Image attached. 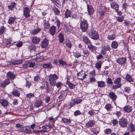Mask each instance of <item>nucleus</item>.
Here are the masks:
<instances>
[{"mask_svg":"<svg viewBox=\"0 0 135 135\" xmlns=\"http://www.w3.org/2000/svg\"><path fill=\"white\" fill-rule=\"evenodd\" d=\"M88 35L91 39L97 40L99 38V35L97 31L94 29L90 30L88 31Z\"/></svg>","mask_w":135,"mask_h":135,"instance_id":"1","label":"nucleus"},{"mask_svg":"<svg viewBox=\"0 0 135 135\" xmlns=\"http://www.w3.org/2000/svg\"><path fill=\"white\" fill-rule=\"evenodd\" d=\"M58 78V76L56 74H51L49 77V80L50 84L55 86L56 83V80Z\"/></svg>","mask_w":135,"mask_h":135,"instance_id":"2","label":"nucleus"},{"mask_svg":"<svg viewBox=\"0 0 135 135\" xmlns=\"http://www.w3.org/2000/svg\"><path fill=\"white\" fill-rule=\"evenodd\" d=\"M80 28L83 32H86L88 28V22L86 20H83L80 23Z\"/></svg>","mask_w":135,"mask_h":135,"instance_id":"3","label":"nucleus"},{"mask_svg":"<svg viewBox=\"0 0 135 135\" xmlns=\"http://www.w3.org/2000/svg\"><path fill=\"white\" fill-rule=\"evenodd\" d=\"M128 123L127 119L124 118H122L120 119L119 121V123L120 126L123 128L126 127Z\"/></svg>","mask_w":135,"mask_h":135,"instance_id":"4","label":"nucleus"},{"mask_svg":"<svg viewBox=\"0 0 135 135\" xmlns=\"http://www.w3.org/2000/svg\"><path fill=\"white\" fill-rule=\"evenodd\" d=\"M20 131L22 132H25L27 134H31L34 133V131L36 132V131L34 130L33 131L31 132V129L29 126L23 127L20 128Z\"/></svg>","mask_w":135,"mask_h":135,"instance_id":"5","label":"nucleus"},{"mask_svg":"<svg viewBox=\"0 0 135 135\" xmlns=\"http://www.w3.org/2000/svg\"><path fill=\"white\" fill-rule=\"evenodd\" d=\"M43 22L44 23V26L45 29H48L50 27V24L49 22V19L46 17H44L43 18Z\"/></svg>","mask_w":135,"mask_h":135,"instance_id":"6","label":"nucleus"},{"mask_svg":"<svg viewBox=\"0 0 135 135\" xmlns=\"http://www.w3.org/2000/svg\"><path fill=\"white\" fill-rule=\"evenodd\" d=\"M127 61V59L125 57H120L117 60V63L120 65H123L125 64Z\"/></svg>","mask_w":135,"mask_h":135,"instance_id":"7","label":"nucleus"},{"mask_svg":"<svg viewBox=\"0 0 135 135\" xmlns=\"http://www.w3.org/2000/svg\"><path fill=\"white\" fill-rule=\"evenodd\" d=\"M30 10L27 7H25L23 9V15L26 18H27L30 16Z\"/></svg>","mask_w":135,"mask_h":135,"instance_id":"8","label":"nucleus"},{"mask_svg":"<svg viewBox=\"0 0 135 135\" xmlns=\"http://www.w3.org/2000/svg\"><path fill=\"white\" fill-rule=\"evenodd\" d=\"M87 8L88 14L89 15H92L94 13V9L92 6L90 5L87 4Z\"/></svg>","mask_w":135,"mask_h":135,"instance_id":"9","label":"nucleus"},{"mask_svg":"<svg viewBox=\"0 0 135 135\" xmlns=\"http://www.w3.org/2000/svg\"><path fill=\"white\" fill-rule=\"evenodd\" d=\"M7 77L8 79H14L16 76L13 72L11 71L8 72L7 74Z\"/></svg>","mask_w":135,"mask_h":135,"instance_id":"10","label":"nucleus"},{"mask_svg":"<svg viewBox=\"0 0 135 135\" xmlns=\"http://www.w3.org/2000/svg\"><path fill=\"white\" fill-rule=\"evenodd\" d=\"M132 107L128 105L125 106L123 108V110L127 113L131 112L132 111Z\"/></svg>","mask_w":135,"mask_h":135,"instance_id":"11","label":"nucleus"},{"mask_svg":"<svg viewBox=\"0 0 135 135\" xmlns=\"http://www.w3.org/2000/svg\"><path fill=\"white\" fill-rule=\"evenodd\" d=\"M82 39L84 43L86 45H89L91 44V41L89 38L85 36H83L82 38Z\"/></svg>","mask_w":135,"mask_h":135,"instance_id":"12","label":"nucleus"},{"mask_svg":"<svg viewBox=\"0 0 135 135\" xmlns=\"http://www.w3.org/2000/svg\"><path fill=\"white\" fill-rule=\"evenodd\" d=\"M111 6L113 8L115 9V11L117 12L119 8L118 5V4L115 2H113L111 4Z\"/></svg>","mask_w":135,"mask_h":135,"instance_id":"13","label":"nucleus"},{"mask_svg":"<svg viewBox=\"0 0 135 135\" xmlns=\"http://www.w3.org/2000/svg\"><path fill=\"white\" fill-rule=\"evenodd\" d=\"M49 44V41L46 38L44 39L42 42L41 47L42 48L46 47Z\"/></svg>","mask_w":135,"mask_h":135,"instance_id":"14","label":"nucleus"},{"mask_svg":"<svg viewBox=\"0 0 135 135\" xmlns=\"http://www.w3.org/2000/svg\"><path fill=\"white\" fill-rule=\"evenodd\" d=\"M113 100H115L117 98V96L114 93L110 92L108 93L107 95Z\"/></svg>","mask_w":135,"mask_h":135,"instance_id":"15","label":"nucleus"},{"mask_svg":"<svg viewBox=\"0 0 135 135\" xmlns=\"http://www.w3.org/2000/svg\"><path fill=\"white\" fill-rule=\"evenodd\" d=\"M66 95V94H65V91H61L60 95L58 97L59 102L62 101L64 99V97Z\"/></svg>","mask_w":135,"mask_h":135,"instance_id":"16","label":"nucleus"},{"mask_svg":"<svg viewBox=\"0 0 135 135\" xmlns=\"http://www.w3.org/2000/svg\"><path fill=\"white\" fill-rule=\"evenodd\" d=\"M95 124V122L93 120H90L86 124V126L88 128L91 127L93 126Z\"/></svg>","mask_w":135,"mask_h":135,"instance_id":"17","label":"nucleus"},{"mask_svg":"<svg viewBox=\"0 0 135 135\" xmlns=\"http://www.w3.org/2000/svg\"><path fill=\"white\" fill-rule=\"evenodd\" d=\"M10 81V80L9 79H5L2 82L1 85L3 87H4L9 83Z\"/></svg>","mask_w":135,"mask_h":135,"instance_id":"18","label":"nucleus"},{"mask_svg":"<svg viewBox=\"0 0 135 135\" xmlns=\"http://www.w3.org/2000/svg\"><path fill=\"white\" fill-rule=\"evenodd\" d=\"M57 37L58 40L60 43H62L63 42L64 39L63 35L62 33H60L58 34Z\"/></svg>","mask_w":135,"mask_h":135,"instance_id":"19","label":"nucleus"},{"mask_svg":"<svg viewBox=\"0 0 135 135\" xmlns=\"http://www.w3.org/2000/svg\"><path fill=\"white\" fill-rule=\"evenodd\" d=\"M127 81L129 82H131L133 81V79L132 77L128 74H127L125 77Z\"/></svg>","mask_w":135,"mask_h":135,"instance_id":"20","label":"nucleus"},{"mask_svg":"<svg viewBox=\"0 0 135 135\" xmlns=\"http://www.w3.org/2000/svg\"><path fill=\"white\" fill-rule=\"evenodd\" d=\"M0 103L2 105L5 107L8 105V102L6 100L2 99L0 100Z\"/></svg>","mask_w":135,"mask_h":135,"instance_id":"21","label":"nucleus"},{"mask_svg":"<svg viewBox=\"0 0 135 135\" xmlns=\"http://www.w3.org/2000/svg\"><path fill=\"white\" fill-rule=\"evenodd\" d=\"M23 61L20 60H14L11 62V64L16 65L19 64H22L23 62Z\"/></svg>","mask_w":135,"mask_h":135,"instance_id":"22","label":"nucleus"},{"mask_svg":"<svg viewBox=\"0 0 135 135\" xmlns=\"http://www.w3.org/2000/svg\"><path fill=\"white\" fill-rule=\"evenodd\" d=\"M41 29L39 28H37L36 29L31 30L30 31L31 34L32 35H36L37 34L38 32L40 31Z\"/></svg>","mask_w":135,"mask_h":135,"instance_id":"23","label":"nucleus"},{"mask_svg":"<svg viewBox=\"0 0 135 135\" xmlns=\"http://www.w3.org/2000/svg\"><path fill=\"white\" fill-rule=\"evenodd\" d=\"M56 27L54 26H52L50 29V32L51 35H53L55 33Z\"/></svg>","mask_w":135,"mask_h":135,"instance_id":"24","label":"nucleus"},{"mask_svg":"<svg viewBox=\"0 0 135 135\" xmlns=\"http://www.w3.org/2000/svg\"><path fill=\"white\" fill-rule=\"evenodd\" d=\"M40 38L39 37H35L32 38V41L33 43L36 44L40 41Z\"/></svg>","mask_w":135,"mask_h":135,"instance_id":"25","label":"nucleus"},{"mask_svg":"<svg viewBox=\"0 0 135 135\" xmlns=\"http://www.w3.org/2000/svg\"><path fill=\"white\" fill-rule=\"evenodd\" d=\"M98 87L100 88L104 87L105 85V83L103 81H99L97 82Z\"/></svg>","mask_w":135,"mask_h":135,"instance_id":"26","label":"nucleus"},{"mask_svg":"<svg viewBox=\"0 0 135 135\" xmlns=\"http://www.w3.org/2000/svg\"><path fill=\"white\" fill-rule=\"evenodd\" d=\"M61 120L64 123H66L67 124H70L71 123V120L70 119H67L65 118H62L61 119Z\"/></svg>","mask_w":135,"mask_h":135,"instance_id":"27","label":"nucleus"},{"mask_svg":"<svg viewBox=\"0 0 135 135\" xmlns=\"http://www.w3.org/2000/svg\"><path fill=\"white\" fill-rule=\"evenodd\" d=\"M65 17L67 18L69 17H71V13L70 10L67 9L65 13Z\"/></svg>","mask_w":135,"mask_h":135,"instance_id":"28","label":"nucleus"},{"mask_svg":"<svg viewBox=\"0 0 135 135\" xmlns=\"http://www.w3.org/2000/svg\"><path fill=\"white\" fill-rule=\"evenodd\" d=\"M73 100H72V102L75 103V104H78L80 103L82 101L81 99H79L78 98H75L74 99H73Z\"/></svg>","mask_w":135,"mask_h":135,"instance_id":"29","label":"nucleus"},{"mask_svg":"<svg viewBox=\"0 0 135 135\" xmlns=\"http://www.w3.org/2000/svg\"><path fill=\"white\" fill-rule=\"evenodd\" d=\"M15 18L13 17H10L8 20V23L9 24L13 23L15 21Z\"/></svg>","mask_w":135,"mask_h":135,"instance_id":"30","label":"nucleus"},{"mask_svg":"<svg viewBox=\"0 0 135 135\" xmlns=\"http://www.w3.org/2000/svg\"><path fill=\"white\" fill-rule=\"evenodd\" d=\"M43 67L45 68H51L52 67V66L51 63L44 64H43Z\"/></svg>","mask_w":135,"mask_h":135,"instance_id":"31","label":"nucleus"},{"mask_svg":"<svg viewBox=\"0 0 135 135\" xmlns=\"http://www.w3.org/2000/svg\"><path fill=\"white\" fill-rule=\"evenodd\" d=\"M102 63L101 61H99L96 64L95 67L98 69H100Z\"/></svg>","mask_w":135,"mask_h":135,"instance_id":"32","label":"nucleus"},{"mask_svg":"<svg viewBox=\"0 0 135 135\" xmlns=\"http://www.w3.org/2000/svg\"><path fill=\"white\" fill-rule=\"evenodd\" d=\"M112 47L114 49H116L118 46V43L115 41H113L111 45Z\"/></svg>","mask_w":135,"mask_h":135,"instance_id":"33","label":"nucleus"},{"mask_svg":"<svg viewBox=\"0 0 135 135\" xmlns=\"http://www.w3.org/2000/svg\"><path fill=\"white\" fill-rule=\"evenodd\" d=\"M42 104V102L41 100H37L36 101L35 103V107L36 108H38L40 107Z\"/></svg>","mask_w":135,"mask_h":135,"instance_id":"34","label":"nucleus"},{"mask_svg":"<svg viewBox=\"0 0 135 135\" xmlns=\"http://www.w3.org/2000/svg\"><path fill=\"white\" fill-rule=\"evenodd\" d=\"M66 84L68 85L69 88L70 89H73L75 87V85L74 84L68 81H67Z\"/></svg>","mask_w":135,"mask_h":135,"instance_id":"35","label":"nucleus"},{"mask_svg":"<svg viewBox=\"0 0 135 135\" xmlns=\"http://www.w3.org/2000/svg\"><path fill=\"white\" fill-rule=\"evenodd\" d=\"M121 78H118L115 79L114 81V83L115 84H121Z\"/></svg>","mask_w":135,"mask_h":135,"instance_id":"36","label":"nucleus"},{"mask_svg":"<svg viewBox=\"0 0 135 135\" xmlns=\"http://www.w3.org/2000/svg\"><path fill=\"white\" fill-rule=\"evenodd\" d=\"M88 45L87 47L88 48L89 50H91L92 51H93L96 50L97 49L96 47L91 45V44Z\"/></svg>","mask_w":135,"mask_h":135,"instance_id":"37","label":"nucleus"},{"mask_svg":"<svg viewBox=\"0 0 135 135\" xmlns=\"http://www.w3.org/2000/svg\"><path fill=\"white\" fill-rule=\"evenodd\" d=\"M65 43L66 45L68 48L70 49L72 46V44L68 40H66Z\"/></svg>","mask_w":135,"mask_h":135,"instance_id":"38","label":"nucleus"},{"mask_svg":"<svg viewBox=\"0 0 135 135\" xmlns=\"http://www.w3.org/2000/svg\"><path fill=\"white\" fill-rule=\"evenodd\" d=\"M12 93L15 96L19 97L20 95V94L18 92V91L16 89L14 90Z\"/></svg>","mask_w":135,"mask_h":135,"instance_id":"39","label":"nucleus"},{"mask_svg":"<svg viewBox=\"0 0 135 135\" xmlns=\"http://www.w3.org/2000/svg\"><path fill=\"white\" fill-rule=\"evenodd\" d=\"M102 49L105 51H109L110 50V48L108 45H105L102 47Z\"/></svg>","mask_w":135,"mask_h":135,"instance_id":"40","label":"nucleus"},{"mask_svg":"<svg viewBox=\"0 0 135 135\" xmlns=\"http://www.w3.org/2000/svg\"><path fill=\"white\" fill-rule=\"evenodd\" d=\"M16 3L14 2L12 3L10 5L8 6V8L11 10H13L15 7V6Z\"/></svg>","mask_w":135,"mask_h":135,"instance_id":"41","label":"nucleus"},{"mask_svg":"<svg viewBox=\"0 0 135 135\" xmlns=\"http://www.w3.org/2000/svg\"><path fill=\"white\" fill-rule=\"evenodd\" d=\"M105 108L108 111H110L111 110V106L110 104H107L105 106Z\"/></svg>","mask_w":135,"mask_h":135,"instance_id":"42","label":"nucleus"},{"mask_svg":"<svg viewBox=\"0 0 135 135\" xmlns=\"http://www.w3.org/2000/svg\"><path fill=\"white\" fill-rule=\"evenodd\" d=\"M53 9L55 15H58L60 13L59 10L55 7L53 8Z\"/></svg>","mask_w":135,"mask_h":135,"instance_id":"43","label":"nucleus"},{"mask_svg":"<svg viewBox=\"0 0 135 135\" xmlns=\"http://www.w3.org/2000/svg\"><path fill=\"white\" fill-rule=\"evenodd\" d=\"M74 55L75 57L77 58H78L81 56L80 53L77 52H74Z\"/></svg>","mask_w":135,"mask_h":135,"instance_id":"44","label":"nucleus"},{"mask_svg":"<svg viewBox=\"0 0 135 135\" xmlns=\"http://www.w3.org/2000/svg\"><path fill=\"white\" fill-rule=\"evenodd\" d=\"M122 84H117L115 85H113L112 86V88L113 89H116L118 88H120Z\"/></svg>","mask_w":135,"mask_h":135,"instance_id":"45","label":"nucleus"},{"mask_svg":"<svg viewBox=\"0 0 135 135\" xmlns=\"http://www.w3.org/2000/svg\"><path fill=\"white\" fill-rule=\"evenodd\" d=\"M106 83L107 84H112L113 83L112 81V79L110 78H108L106 80Z\"/></svg>","mask_w":135,"mask_h":135,"instance_id":"46","label":"nucleus"},{"mask_svg":"<svg viewBox=\"0 0 135 135\" xmlns=\"http://www.w3.org/2000/svg\"><path fill=\"white\" fill-rule=\"evenodd\" d=\"M49 120L50 121V123H51L52 125H54L55 122V119L54 118L51 117L49 118Z\"/></svg>","mask_w":135,"mask_h":135,"instance_id":"47","label":"nucleus"},{"mask_svg":"<svg viewBox=\"0 0 135 135\" xmlns=\"http://www.w3.org/2000/svg\"><path fill=\"white\" fill-rule=\"evenodd\" d=\"M107 38L109 40H113L115 38V35H114L108 36Z\"/></svg>","mask_w":135,"mask_h":135,"instance_id":"48","label":"nucleus"},{"mask_svg":"<svg viewBox=\"0 0 135 135\" xmlns=\"http://www.w3.org/2000/svg\"><path fill=\"white\" fill-rule=\"evenodd\" d=\"M115 114L118 118L121 115V113L120 111H117L116 113H114L113 114Z\"/></svg>","mask_w":135,"mask_h":135,"instance_id":"49","label":"nucleus"},{"mask_svg":"<svg viewBox=\"0 0 135 135\" xmlns=\"http://www.w3.org/2000/svg\"><path fill=\"white\" fill-rule=\"evenodd\" d=\"M83 52L84 55H86V56H88L90 54V53L87 50H84Z\"/></svg>","mask_w":135,"mask_h":135,"instance_id":"50","label":"nucleus"},{"mask_svg":"<svg viewBox=\"0 0 135 135\" xmlns=\"http://www.w3.org/2000/svg\"><path fill=\"white\" fill-rule=\"evenodd\" d=\"M59 63L62 65L64 66L66 65V62L65 61H64L60 59L58 60Z\"/></svg>","mask_w":135,"mask_h":135,"instance_id":"51","label":"nucleus"},{"mask_svg":"<svg viewBox=\"0 0 135 135\" xmlns=\"http://www.w3.org/2000/svg\"><path fill=\"white\" fill-rule=\"evenodd\" d=\"M5 27L3 26H2L0 27V35H1L4 31Z\"/></svg>","mask_w":135,"mask_h":135,"instance_id":"52","label":"nucleus"},{"mask_svg":"<svg viewBox=\"0 0 135 135\" xmlns=\"http://www.w3.org/2000/svg\"><path fill=\"white\" fill-rule=\"evenodd\" d=\"M40 80L41 77L38 75L34 77V80L35 81H39Z\"/></svg>","mask_w":135,"mask_h":135,"instance_id":"53","label":"nucleus"},{"mask_svg":"<svg viewBox=\"0 0 135 135\" xmlns=\"http://www.w3.org/2000/svg\"><path fill=\"white\" fill-rule=\"evenodd\" d=\"M72 100H73V99L71 100V102L69 104L70 107H69V109H70L75 104V103L72 102Z\"/></svg>","mask_w":135,"mask_h":135,"instance_id":"54","label":"nucleus"},{"mask_svg":"<svg viewBox=\"0 0 135 135\" xmlns=\"http://www.w3.org/2000/svg\"><path fill=\"white\" fill-rule=\"evenodd\" d=\"M131 130V132H133L135 130V126L134 125L131 124L130 126Z\"/></svg>","mask_w":135,"mask_h":135,"instance_id":"55","label":"nucleus"},{"mask_svg":"<svg viewBox=\"0 0 135 135\" xmlns=\"http://www.w3.org/2000/svg\"><path fill=\"white\" fill-rule=\"evenodd\" d=\"M104 132L107 134H109L111 133V131L110 129L107 128L104 131Z\"/></svg>","mask_w":135,"mask_h":135,"instance_id":"56","label":"nucleus"},{"mask_svg":"<svg viewBox=\"0 0 135 135\" xmlns=\"http://www.w3.org/2000/svg\"><path fill=\"white\" fill-rule=\"evenodd\" d=\"M26 96L27 97L29 98H31L32 97H34V95L32 93H30L27 94Z\"/></svg>","mask_w":135,"mask_h":135,"instance_id":"57","label":"nucleus"},{"mask_svg":"<svg viewBox=\"0 0 135 135\" xmlns=\"http://www.w3.org/2000/svg\"><path fill=\"white\" fill-rule=\"evenodd\" d=\"M95 70H93L90 72V74L91 77H94L95 76Z\"/></svg>","mask_w":135,"mask_h":135,"instance_id":"58","label":"nucleus"},{"mask_svg":"<svg viewBox=\"0 0 135 135\" xmlns=\"http://www.w3.org/2000/svg\"><path fill=\"white\" fill-rule=\"evenodd\" d=\"M99 13L101 16H103L104 15V12L102 9H100L99 11Z\"/></svg>","mask_w":135,"mask_h":135,"instance_id":"59","label":"nucleus"},{"mask_svg":"<svg viewBox=\"0 0 135 135\" xmlns=\"http://www.w3.org/2000/svg\"><path fill=\"white\" fill-rule=\"evenodd\" d=\"M118 122L116 119H113V124L114 126H115L118 123Z\"/></svg>","mask_w":135,"mask_h":135,"instance_id":"60","label":"nucleus"},{"mask_svg":"<svg viewBox=\"0 0 135 135\" xmlns=\"http://www.w3.org/2000/svg\"><path fill=\"white\" fill-rule=\"evenodd\" d=\"M74 114L75 116H77L78 115L80 114L81 113L79 110H77L74 112Z\"/></svg>","mask_w":135,"mask_h":135,"instance_id":"61","label":"nucleus"},{"mask_svg":"<svg viewBox=\"0 0 135 135\" xmlns=\"http://www.w3.org/2000/svg\"><path fill=\"white\" fill-rule=\"evenodd\" d=\"M130 88L129 87H126L124 88V91L128 93L130 90Z\"/></svg>","mask_w":135,"mask_h":135,"instance_id":"62","label":"nucleus"},{"mask_svg":"<svg viewBox=\"0 0 135 135\" xmlns=\"http://www.w3.org/2000/svg\"><path fill=\"white\" fill-rule=\"evenodd\" d=\"M23 44V43L21 42H20L16 44V46L17 47H21Z\"/></svg>","mask_w":135,"mask_h":135,"instance_id":"63","label":"nucleus"},{"mask_svg":"<svg viewBox=\"0 0 135 135\" xmlns=\"http://www.w3.org/2000/svg\"><path fill=\"white\" fill-rule=\"evenodd\" d=\"M116 18L117 21L119 22H122L123 21L122 18L119 17H117Z\"/></svg>","mask_w":135,"mask_h":135,"instance_id":"64","label":"nucleus"}]
</instances>
